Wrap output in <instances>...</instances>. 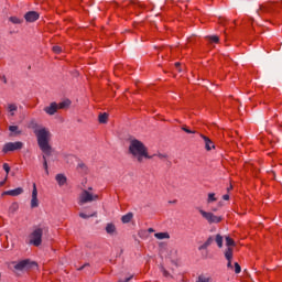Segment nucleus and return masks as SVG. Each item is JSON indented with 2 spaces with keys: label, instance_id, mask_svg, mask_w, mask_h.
Returning a JSON list of instances; mask_svg holds the SVG:
<instances>
[{
  "label": "nucleus",
  "instance_id": "f257e3e1",
  "mask_svg": "<svg viewBox=\"0 0 282 282\" xmlns=\"http://www.w3.org/2000/svg\"><path fill=\"white\" fill-rule=\"evenodd\" d=\"M32 129L34 134L37 138V144L41 151L44 153L43 159V169L46 175H50V170L47 167V155H52V145H50V138L52 133L46 128L39 127L35 122H32Z\"/></svg>",
  "mask_w": 282,
  "mask_h": 282
},
{
  "label": "nucleus",
  "instance_id": "f03ea898",
  "mask_svg": "<svg viewBox=\"0 0 282 282\" xmlns=\"http://www.w3.org/2000/svg\"><path fill=\"white\" fill-rule=\"evenodd\" d=\"M129 154L135 158L138 162L145 160H151L153 156L149 155L147 145L138 139H131L129 144Z\"/></svg>",
  "mask_w": 282,
  "mask_h": 282
},
{
  "label": "nucleus",
  "instance_id": "7ed1b4c3",
  "mask_svg": "<svg viewBox=\"0 0 282 282\" xmlns=\"http://www.w3.org/2000/svg\"><path fill=\"white\" fill-rule=\"evenodd\" d=\"M47 232H50V228L45 226L35 227L29 236L30 246H35V248H39V246L43 243V235H47Z\"/></svg>",
  "mask_w": 282,
  "mask_h": 282
},
{
  "label": "nucleus",
  "instance_id": "20e7f679",
  "mask_svg": "<svg viewBox=\"0 0 282 282\" xmlns=\"http://www.w3.org/2000/svg\"><path fill=\"white\" fill-rule=\"evenodd\" d=\"M23 149V142L15 141V142H8L2 148V153H11L14 151H21Z\"/></svg>",
  "mask_w": 282,
  "mask_h": 282
},
{
  "label": "nucleus",
  "instance_id": "39448f33",
  "mask_svg": "<svg viewBox=\"0 0 282 282\" xmlns=\"http://www.w3.org/2000/svg\"><path fill=\"white\" fill-rule=\"evenodd\" d=\"M98 195L89 193L87 189H84L79 196V204H89L90 202H96Z\"/></svg>",
  "mask_w": 282,
  "mask_h": 282
},
{
  "label": "nucleus",
  "instance_id": "423d86ee",
  "mask_svg": "<svg viewBox=\"0 0 282 282\" xmlns=\"http://www.w3.org/2000/svg\"><path fill=\"white\" fill-rule=\"evenodd\" d=\"M202 217L208 221V224H219L221 221V217L216 216L213 213L204 212V209L199 210Z\"/></svg>",
  "mask_w": 282,
  "mask_h": 282
},
{
  "label": "nucleus",
  "instance_id": "0eeeda50",
  "mask_svg": "<svg viewBox=\"0 0 282 282\" xmlns=\"http://www.w3.org/2000/svg\"><path fill=\"white\" fill-rule=\"evenodd\" d=\"M36 267V262L30 260H22L14 265L15 270H30V268Z\"/></svg>",
  "mask_w": 282,
  "mask_h": 282
},
{
  "label": "nucleus",
  "instance_id": "6e6552de",
  "mask_svg": "<svg viewBox=\"0 0 282 282\" xmlns=\"http://www.w3.org/2000/svg\"><path fill=\"white\" fill-rule=\"evenodd\" d=\"M31 208H39V189H36V183H33Z\"/></svg>",
  "mask_w": 282,
  "mask_h": 282
},
{
  "label": "nucleus",
  "instance_id": "1a4fd4ad",
  "mask_svg": "<svg viewBox=\"0 0 282 282\" xmlns=\"http://www.w3.org/2000/svg\"><path fill=\"white\" fill-rule=\"evenodd\" d=\"M39 12L29 11L24 14V19L28 23H34V21H39Z\"/></svg>",
  "mask_w": 282,
  "mask_h": 282
},
{
  "label": "nucleus",
  "instance_id": "9d476101",
  "mask_svg": "<svg viewBox=\"0 0 282 282\" xmlns=\"http://www.w3.org/2000/svg\"><path fill=\"white\" fill-rule=\"evenodd\" d=\"M232 252H234L232 248H227L225 249V252H224L225 259L228 261L227 268H229L230 270H232Z\"/></svg>",
  "mask_w": 282,
  "mask_h": 282
},
{
  "label": "nucleus",
  "instance_id": "9b49d317",
  "mask_svg": "<svg viewBox=\"0 0 282 282\" xmlns=\"http://www.w3.org/2000/svg\"><path fill=\"white\" fill-rule=\"evenodd\" d=\"M45 113H47L48 116H54V113H56V111H58V104L56 102H51L50 106L44 108Z\"/></svg>",
  "mask_w": 282,
  "mask_h": 282
},
{
  "label": "nucleus",
  "instance_id": "f8f14e48",
  "mask_svg": "<svg viewBox=\"0 0 282 282\" xmlns=\"http://www.w3.org/2000/svg\"><path fill=\"white\" fill-rule=\"evenodd\" d=\"M200 138L204 140L205 142V149L206 151H212L213 149H215V143L212 142V140L204 135V134H200Z\"/></svg>",
  "mask_w": 282,
  "mask_h": 282
},
{
  "label": "nucleus",
  "instance_id": "ddd939ff",
  "mask_svg": "<svg viewBox=\"0 0 282 282\" xmlns=\"http://www.w3.org/2000/svg\"><path fill=\"white\" fill-rule=\"evenodd\" d=\"M4 195H10L11 197H19V195H23V187L7 191L4 192Z\"/></svg>",
  "mask_w": 282,
  "mask_h": 282
},
{
  "label": "nucleus",
  "instance_id": "4468645a",
  "mask_svg": "<svg viewBox=\"0 0 282 282\" xmlns=\"http://www.w3.org/2000/svg\"><path fill=\"white\" fill-rule=\"evenodd\" d=\"M260 12H272V4L270 3L261 4L259 10L257 11L258 17H261Z\"/></svg>",
  "mask_w": 282,
  "mask_h": 282
},
{
  "label": "nucleus",
  "instance_id": "2eb2a0df",
  "mask_svg": "<svg viewBox=\"0 0 282 282\" xmlns=\"http://www.w3.org/2000/svg\"><path fill=\"white\" fill-rule=\"evenodd\" d=\"M55 180H56L58 186H65V184H67V177L63 174H57L55 176Z\"/></svg>",
  "mask_w": 282,
  "mask_h": 282
},
{
  "label": "nucleus",
  "instance_id": "dca6fc26",
  "mask_svg": "<svg viewBox=\"0 0 282 282\" xmlns=\"http://www.w3.org/2000/svg\"><path fill=\"white\" fill-rule=\"evenodd\" d=\"M213 241H215V238H213V236H210L204 245H202L200 247H198V250H206L209 246H213Z\"/></svg>",
  "mask_w": 282,
  "mask_h": 282
},
{
  "label": "nucleus",
  "instance_id": "f3484780",
  "mask_svg": "<svg viewBox=\"0 0 282 282\" xmlns=\"http://www.w3.org/2000/svg\"><path fill=\"white\" fill-rule=\"evenodd\" d=\"M106 232L107 235H116V225H113L112 223L107 224Z\"/></svg>",
  "mask_w": 282,
  "mask_h": 282
},
{
  "label": "nucleus",
  "instance_id": "a211bd4d",
  "mask_svg": "<svg viewBox=\"0 0 282 282\" xmlns=\"http://www.w3.org/2000/svg\"><path fill=\"white\" fill-rule=\"evenodd\" d=\"M155 239L162 241V239H171V235L169 232H156L154 234Z\"/></svg>",
  "mask_w": 282,
  "mask_h": 282
},
{
  "label": "nucleus",
  "instance_id": "6ab92c4d",
  "mask_svg": "<svg viewBox=\"0 0 282 282\" xmlns=\"http://www.w3.org/2000/svg\"><path fill=\"white\" fill-rule=\"evenodd\" d=\"M109 119V115L107 112L99 113L98 121L100 124H107V120Z\"/></svg>",
  "mask_w": 282,
  "mask_h": 282
},
{
  "label": "nucleus",
  "instance_id": "aec40b11",
  "mask_svg": "<svg viewBox=\"0 0 282 282\" xmlns=\"http://www.w3.org/2000/svg\"><path fill=\"white\" fill-rule=\"evenodd\" d=\"M133 219V213H128L121 217L122 224H129Z\"/></svg>",
  "mask_w": 282,
  "mask_h": 282
},
{
  "label": "nucleus",
  "instance_id": "412c9836",
  "mask_svg": "<svg viewBox=\"0 0 282 282\" xmlns=\"http://www.w3.org/2000/svg\"><path fill=\"white\" fill-rule=\"evenodd\" d=\"M72 105V101L69 99H66L59 104H57V109H67Z\"/></svg>",
  "mask_w": 282,
  "mask_h": 282
},
{
  "label": "nucleus",
  "instance_id": "4be33fe9",
  "mask_svg": "<svg viewBox=\"0 0 282 282\" xmlns=\"http://www.w3.org/2000/svg\"><path fill=\"white\" fill-rule=\"evenodd\" d=\"M215 241L218 246V248H224V237L219 234L216 235Z\"/></svg>",
  "mask_w": 282,
  "mask_h": 282
},
{
  "label": "nucleus",
  "instance_id": "5701e85b",
  "mask_svg": "<svg viewBox=\"0 0 282 282\" xmlns=\"http://www.w3.org/2000/svg\"><path fill=\"white\" fill-rule=\"evenodd\" d=\"M19 107L17 106V104H9L8 105V111L10 113V116H14V111H18Z\"/></svg>",
  "mask_w": 282,
  "mask_h": 282
},
{
  "label": "nucleus",
  "instance_id": "b1692460",
  "mask_svg": "<svg viewBox=\"0 0 282 282\" xmlns=\"http://www.w3.org/2000/svg\"><path fill=\"white\" fill-rule=\"evenodd\" d=\"M9 21H11V23L14 25H21V23H23V20L18 17H10Z\"/></svg>",
  "mask_w": 282,
  "mask_h": 282
},
{
  "label": "nucleus",
  "instance_id": "393cba45",
  "mask_svg": "<svg viewBox=\"0 0 282 282\" xmlns=\"http://www.w3.org/2000/svg\"><path fill=\"white\" fill-rule=\"evenodd\" d=\"M9 131H11V133H15V135H21V130H19V126H10Z\"/></svg>",
  "mask_w": 282,
  "mask_h": 282
},
{
  "label": "nucleus",
  "instance_id": "a878e982",
  "mask_svg": "<svg viewBox=\"0 0 282 282\" xmlns=\"http://www.w3.org/2000/svg\"><path fill=\"white\" fill-rule=\"evenodd\" d=\"M225 241H226L227 248H232L230 246H236L235 240H232V238H230V236H226Z\"/></svg>",
  "mask_w": 282,
  "mask_h": 282
},
{
  "label": "nucleus",
  "instance_id": "bb28decb",
  "mask_svg": "<svg viewBox=\"0 0 282 282\" xmlns=\"http://www.w3.org/2000/svg\"><path fill=\"white\" fill-rule=\"evenodd\" d=\"M206 39L209 41V43H219V36L217 35H208Z\"/></svg>",
  "mask_w": 282,
  "mask_h": 282
},
{
  "label": "nucleus",
  "instance_id": "cd10ccee",
  "mask_svg": "<svg viewBox=\"0 0 282 282\" xmlns=\"http://www.w3.org/2000/svg\"><path fill=\"white\" fill-rule=\"evenodd\" d=\"M208 204L213 202H217V197H215V193H209L207 198Z\"/></svg>",
  "mask_w": 282,
  "mask_h": 282
},
{
  "label": "nucleus",
  "instance_id": "c85d7f7f",
  "mask_svg": "<svg viewBox=\"0 0 282 282\" xmlns=\"http://www.w3.org/2000/svg\"><path fill=\"white\" fill-rule=\"evenodd\" d=\"M2 167H3V171H6L7 173L6 177L8 178V175L10 174V165L8 163H3Z\"/></svg>",
  "mask_w": 282,
  "mask_h": 282
},
{
  "label": "nucleus",
  "instance_id": "c756f323",
  "mask_svg": "<svg viewBox=\"0 0 282 282\" xmlns=\"http://www.w3.org/2000/svg\"><path fill=\"white\" fill-rule=\"evenodd\" d=\"M235 272L236 274H240L241 273V265H239V262H235Z\"/></svg>",
  "mask_w": 282,
  "mask_h": 282
},
{
  "label": "nucleus",
  "instance_id": "7c9ffc66",
  "mask_svg": "<svg viewBox=\"0 0 282 282\" xmlns=\"http://www.w3.org/2000/svg\"><path fill=\"white\" fill-rule=\"evenodd\" d=\"M196 282H210V278H206L204 275L198 276Z\"/></svg>",
  "mask_w": 282,
  "mask_h": 282
},
{
  "label": "nucleus",
  "instance_id": "2f4dec72",
  "mask_svg": "<svg viewBox=\"0 0 282 282\" xmlns=\"http://www.w3.org/2000/svg\"><path fill=\"white\" fill-rule=\"evenodd\" d=\"M95 216H96V214H93V215H87L85 213L79 214V217H82V219H89V217H95Z\"/></svg>",
  "mask_w": 282,
  "mask_h": 282
},
{
  "label": "nucleus",
  "instance_id": "473e14b6",
  "mask_svg": "<svg viewBox=\"0 0 282 282\" xmlns=\"http://www.w3.org/2000/svg\"><path fill=\"white\" fill-rule=\"evenodd\" d=\"M10 210H11L12 213H17V210H19V204L13 203V204L11 205V207H10Z\"/></svg>",
  "mask_w": 282,
  "mask_h": 282
},
{
  "label": "nucleus",
  "instance_id": "72a5a7b5",
  "mask_svg": "<svg viewBox=\"0 0 282 282\" xmlns=\"http://www.w3.org/2000/svg\"><path fill=\"white\" fill-rule=\"evenodd\" d=\"M53 52L55 54H61V52H63V48H61V46H53Z\"/></svg>",
  "mask_w": 282,
  "mask_h": 282
},
{
  "label": "nucleus",
  "instance_id": "f704fd0d",
  "mask_svg": "<svg viewBox=\"0 0 282 282\" xmlns=\"http://www.w3.org/2000/svg\"><path fill=\"white\" fill-rule=\"evenodd\" d=\"M182 131H185V133H196L195 130H191L185 126L182 127Z\"/></svg>",
  "mask_w": 282,
  "mask_h": 282
},
{
  "label": "nucleus",
  "instance_id": "c9c22d12",
  "mask_svg": "<svg viewBox=\"0 0 282 282\" xmlns=\"http://www.w3.org/2000/svg\"><path fill=\"white\" fill-rule=\"evenodd\" d=\"M77 169H82V171H87V165H85V163L80 162V163H78Z\"/></svg>",
  "mask_w": 282,
  "mask_h": 282
},
{
  "label": "nucleus",
  "instance_id": "e433bc0d",
  "mask_svg": "<svg viewBox=\"0 0 282 282\" xmlns=\"http://www.w3.org/2000/svg\"><path fill=\"white\" fill-rule=\"evenodd\" d=\"M161 272H163V275L166 278L171 276V273H169V271H166V269H164V267H161Z\"/></svg>",
  "mask_w": 282,
  "mask_h": 282
},
{
  "label": "nucleus",
  "instance_id": "4c0bfd02",
  "mask_svg": "<svg viewBox=\"0 0 282 282\" xmlns=\"http://www.w3.org/2000/svg\"><path fill=\"white\" fill-rule=\"evenodd\" d=\"M160 160H166L169 158L166 154L159 153L156 154Z\"/></svg>",
  "mask_w": 282,
  "mask_h": 282
},
{
  "label": "nucleus",
  "instance_id": "58836bf2",
  "mask_svg": "<svg viewBox=\"0 0 282 282\" xmlns=\"http://www.w3.org/2000/svg\"><path fill=\"white\" fill-rule=\"evenodd\" d=\"M131 279H133V275H130V276L126 278L124 280L120 279L119 282H129V281H131Z\"/></svg>",
  "mask_w": 282,
  "mask_h": 282
},
{
  "label": "nucleus",
  "instance_id": "ea45409f",
  "mask_svg": "<svg viewBox=\"0 0 282 282\" xmlns=\"http://www.w3.org/2000/svg\"><path fill=\"white\" fill-rule=\"evenodd\" d=\"M223 199H225V202H228V199H230V195L225 194V195L223 196Z\"/></svg>",
  "mask_w": 282,
  "mask_h": 282
},
{
  "label": "nucleus",
  "instance_id": "a19ab883",
  "mask_svg": "<svg viewBox=\"0 0 282 282\" xmlns=\"http://www.w3.org/2000/svg\"><path fill=\"white\" fill-rule=\"evenodd\" d=\"M85 268H89V263H85V264L82 265L78 270H85Z\"/></svg>",
  "mask_w": 282,
  "mask_h": 282
},
{
  "label": "nucleus",
  "instance_id": "79ce46f5",
  "mask_svg": "<svg viewBox=\"0 0 282 282\" xmlns=\"http://www.w3.org/2000/svg\"><path fill=\"white\" fill-rule=\"evenodd\" d=\"M7 181H8V176H6L2 182H0V186H3V184H6Z\"/></svg>",
  "mask_w": 282,
  "mask_h": 282
},
{
  "label": "nucleus",
  "instance_id": "37998d69",
  "mask_svg": "<svg viewBox=\"0 0 282 282\" xmlns=\"http://www.w3.org/2000/svg\"><path fill=\"white\" fill-rule=\"evenodd\" d=\"M148 232H155V229L149 228V229H148Z\"/></svg>",
  "mask_w": 282,
  "mask_h": 282
},
{
  "label": "nucleus",
  "instance_id": "c03bdc74",
  "mask_svg": "<svg viewBox=\"0 0 282 282\" xmlns=\"http://www.w3.org/2000/svg\"><path fill=\"white\" fill-rule=\"evenodd\" d=\"M2 80L4 84L8 83V79L6 78V76L2 77Z\"/></svg>",
  "mask_w": 282,
  "mask_h": 282
},
{
  "label": "nucleus",
  "instance_id": "a18cd8bd",
  "mask_svg": "<svg viewBox=\"0 0 282 282\" xmlns=\"http://www.w3.org/2000/svg\"><path fill=\"white\" fill-rule=\"evenodd\" d=\"M227 191H228V193H229V191H232V186L228 187Z\"/></svg>",
  "mask_w": 282,
  "mask_h": 282
},
{
  "label": "nucleus",
  "instance_id": "49530a36",
  "mask_svg": "<svg viewBox=\"0 0 282 282\" xmlns=\"http://www.w3.org/2000/svg\"><path fill=\"white\" fill-rule=\"evenodd\" d=\"M175 65H176V67H178V66H180V63H176Z\"/></svg>",
  "mask_w": 282,
  "mask_h": 282
},
{
  "label": "nucleus",
  "instance_id": "de8ad7c7",
  "mask_svg": "<svg viewBox=\"0 0 282 282\" xmlns=\"http://www.w3.org/2000/svg\"><path fill=\"white\" fill-rule=\"evenodd\" d=\"M172 204H175V200H172Z\"/></svg>",
  "mask_w": 282,
  "mask_h": 282
},
{
  "label": "nucleus",
  "instance_id": "09e8293b",
  "mask_svg": "<svg viewBox=\"0 0 282 282\" xmlns=\"http://www.w3.org/2000/svg\"><path fill=\"white\" fill-rule=\"evenodd\" d=\"M172 204H175V200H172Z\"/></svg>",
  "mask_w": 282,
  "mask_h": 282
}]
</instances>
